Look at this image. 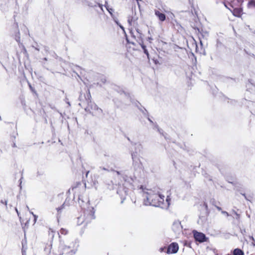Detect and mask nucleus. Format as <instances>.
<instances>
[{
  "mask_svg": "<svg viewBox=\"0 0 255 255\" xmlns=\"http://www.w3.org/2000/svg\"><path fill=\"white\" fill-rule=\"evenodd\" d=\"M68 246H69V247H68V248H70V251L68 252L69 255H74L78 250L79 246L78 241L76 240L73 241Z\"/></svg>",
  "mask_w": 255,
  "mask_h": 255,
  "instance_id": "nucleus-4",
  "label": "nucleus"
},
{
  "mask_svg": "<svg viewBox=\"0 0 255 255\" xmlns=\"http://www.w3.org/2000/svg\"><path fill=\"white\" fill-rule=\"evenodd\" d=\"M33 217H34V224H35L36 222V221L38 218V216L36 215H33Z\"/></svg>",
  "mask_w": 255,
  "mask_h": 255,
  "instance_id": "nucleus-20",
  "label": "nucleus"
},
{
  "mask_svg": "<svg viewBox=\"0 0 255 255\" xmlns=\"http://www.w3.org/2000/svg\"><path fill=\"white\" fill-rule=\"evenodd\" d=\"M0 202H1L2 204H4L5 206H7V200H4V201H3V200H1V201H0Z\"/></svg>",
  "mask_w": 255,
  "mask_h": 255,
  "instance_id": "nucleus-21",
  "label": "nucleus"
},
{
  "mask_svg": "<svg viewBox=\"0 0 255 255\" xmlns=\"http://www.w3.org/2000/svg\"><path fill=\"white\" fill-rule=\"evenodd\" d=\"M242 10L240 8H235L232 11L234 15L236 16H240L242 14Z\"/></svg>",
  "mask_w": 255,
  "mask_h": 255,
  "instance_id": "nucleus-13",
  "label": "nucleus"
},
{
  "mask_svg": "<svg viewBox=\"0 0 255 255\" xmlns=\"http://www.w3.org/2000/svg\"><path fill=\"white\" fill-rule=\"evenodd\" d=\"M178 245L176 243H172L168 247L166 253L168 254H175L178 252Z\"/></svg>",
  "mask_w": 255,
  "mask_h": 255,
  "instance_id": "nucleus-5",
  "label": "nucleus"
},
{
  "mask_svg": "<svg viewBox=\"0 0 255 255\" xmlns=\"http://www.w3.org/2000/svg\"><path fill=\"white\" fill-rule=\"evenodd\" d=\"M194 237L196 241L199 242H203L205 241V235L202 233L198 232L197 231H194L193 232Z\"/></svg>",
  "mask_w": 255,
  "mask_h": 255,
  "instance_id": "nucleus-6",
  "label": "nucleus"
},
{
  "mask_svg": "<svg viewBox=\"0 0 255 255\" xmlns=\"http://www.w3.org/2000/svg\"><path fill=\"white\" fill-rule=\"evenodd\" d=\"M61 209V208H57V210L58 211H60Z\"/></svg>",
  "mask_w": 255,
  "mask_h": 255,
  "instance_id": "nucleus-29",
  "label": "nucleus"
},
{
  "mask_svg": "<svg viewBox=\"0 0 255 255\" xmlns=\"http://www.w3.org/2000/svg\"><path fill=\"white\" fill-rule=\"evenodd\" d=\"M142 147L140 144H136L134 145V152L132 154V158L134 161L136 160V156L140 154L142 151Z\"/></svg>",
  "mask_w": 255,
  "mask_h": 255,
  "instance_id": "nucleus-8",
  "label": "nucleus"
},
{
  "mask_svg": "<svg viewBox=\"0 0 255 255\" xmlns=\"http://www.w3.org/2000/svg\"><path fill=\"white\" fill-rule=\"evenodd\" d=\"M173 230L176 233H179L182 231V226L179 221L174 222L172 226Z\"/></svg>",
  "mask_w": 255,
  "mask_h": 255,
  "instance_id": "nucleus-11",
  "label": "nucleus"
},
{
  "mask_svg": "<svg viewBox=\"0 0 255 255\" xmlns=\"http://www.w3.org/2000/svg\"><path fill=\"white\" fill-rule=\"evenodd\" d=\"M141 46L143 50L144 53L147 55V57H148L149 54L147 51V50L146 49V46L144 45L143 44H141Z\"/></svg>",
  "mask_w": 255,
  "mask_h": 255,
  "instance_id": "nucleus-16",
  "label": "nucleus"
},
{
  "mask_svg": "<svg viewBox=\"0 0 255 255\" xmlns=\"http://www.w3.org/2000/svg\"><path fill=\"white\" fill-rule=\"evenodd\" d=\"M129 190L125 186L119 188L117 193L120 195L121 198V203H123L128 194Z\"/></svg>",
  "mask_w": 255,
  "mask_h": 255,
  "instance_id": "nucleus-3",
  "label": "nucleus"
},
{
  "mask_svg": "<svg viewBox=\"0 0 255 255\" xmlns=\"http://www.w3.org/2000/svg\"><path fill=\"white\" fill-rule=\"evenodd\" d=\"M143 203L146 206L151 205L162 208H167L170 204V198L167 196L165 200V196L162 195L158 188H144L143 189Z\"/></svg>",
  "mask_w": 255,
  "mask_h": 255,
  "instance_id": "nucleus-1",
  "label": "nucleus"
},
{
  "mask_svg": "<svg viewBox=\"0 0 255 255\" xmlns=\"http://www.w3.org/2000/svg\"><path fill=\"white\" fill-rule=\"evenodd\" d=\"M155 14L156 16H157L158 17V19L160 21H163L165 20L166 17H165V15L164 14L161 13L158 10H155Z\"/></svg>",
  "mask_w": 255,
  "mask_h": 255,
  "instance_id": "nucleus-12",
  "label": "nucleus"
},
{
  "mask_svg": "<svg viewBox=\"0 0 255 255\" xmlns=\"http://www.w3.org/2000/svg\"><path fill=\"white\" fill-rule=\"evenodd\" d=\"M89 107L91 108V112L94 115H100L102 113V110L94 103H91Z\"/></svg>",
  "mask_w": 255,
  "mask_h": 255,
  "instance_id": "nucleus-7",
  "label": "nucleus"
},
{
  "mask_svg": "<svg viewBox=\"0 0 255 255\" xmlns=\"http://www.w3.org/2000/svg\"><path fill=\"white\" fill-rule=\"evenodd\" d=\"M113 18L114 21L116 23V24L118 25H119V24H120V23L119 22L117 18H115L114 16L113 17Z\"/></svg>",
  "mask_w": 255,
  "mask_h": 255,
  "instance_id": "nucleus-19",
  "label": "nucleus"
},
{
  "mask_svg": "<svg viewBox=\"0 0 255 255\" xmlns=\"http://www.w3.org/2000/svg\"><path fill=\"white\" fill-rule=\"evenodd\" d=\"M148 120L151 122L152 123V122L150 120V119L148 118Z\"/></svg>",
  "mask_w": 255,
  "mask_h": 255,
  "instance_id": "nucleus-31",
  "label": "nucleus"
},
{
  "mask_svg": "<svg viewBox=\"0 0 255 255\" xmlns=\"http://www.w3.org/2000/svg\"><path fill=\"white\" fill-rule=\"evenodd\" d=\"M68 247H69V246L66 245H61L59 247L60 255H63L64 254L69 255V254L68 252L70 251V248H68Z\"/></svg>",
  "mask_w": 255,
  "mask_h": 255,
  "instance_id": "nucleus-9",
  "label": "nucleus"
},
{
  "mask_svg": "<svg viewBox=\"0 0 255 255\" xmlns=\"http://www.w3.org/2000/svg\"><path fill=\"white\" fill-rule=\"evenodd\" d=\"M137 20V17L135 13L132 12L131 15H128V22L130 26L134 25L136 20Z\"/></svg>",
  "mask_w": 255,
  "mask_h": 255,
  "instance_id": "nucleus-10",
  "label": "nucleus"
},
{
  "mask_svg": "<svg viewBox=\"0 0 255 255\" xmlns=\"http://www.w3.org/2000/svg\"><path fill=\"white\" fill-rule=\"evenodd\" d=\"M84 191L85 186L80 183H77L69 190V192L73 193L74 199L78 198L79 203L82 208H85L86 207L87 208V209L84 211V215L78 218L79 224H81L84 222L88 223L95 218V210L93 207L89 206V201H87L85 204H84L81 200V194Z\"/></svg>",
  "mask_w": 255,
  "mask_h": 255,
  "instance_id": "nucleus-2",
  "label": "nucleus"
},
{
  "mask_svg": "<svg viewBox=\"0 0 255 255\" xmlns=\"http://www.w3.org/2000/svg\"><path fill=\"white\" fill-rule=\"evenodd\" d=\"M234 255H244V252L240 249H236L234 251Z\"/></svg>",
  "mask_w": 255,
  "mask_h": 255,
  "instance_id": "nucleus-14",
  "label": "nucleus"
},
{
  "mask_svg": "<svg viewBox=\"0 0 255 255\" xmlns=\"http://www.w3.org/2000/svg\"><path fill=\"white\" fill-rule=\"evenodd\" d=\"M156 128L157 129V130L160 132V133H161V130H160V129L158 128L157 126L156 127Z\"/></svg>",
  "mask_w": 255,
  "mask_h": 255,
  "instance_id": "nucleus-26",
  "label": "nucleus"
},
{
  "mask_svg": "<svg viewBox=\"0 0 255 255\" xmlns=\"http://www.w3.org/2000/svg\"><path fill=\"white\" fill-rule=\"evenodd\" d=\"M149 40H152V39L151 38H149Z\"/></svg>",
  "mask_w": 255,
  "mask_h": 255,
  "instance_id": "nucleus-32",
  "label": "nucleus"
},
{
  "mask_svg": "<svg viewBox=\"0 0 255 255\" xmlns=\"http://www.w3.org/2000/svg\"><path fill=\"white\" fill-rule=\"evenodd\" d=\"M222 213H223V214H224V215H227V216H228V215H228V213L227 212H226V211H224V212H223Z\"/></svg>",
  "mask_w": 255,
  "mask_h": 255,
  "instance_id": "nucleus-25",
  "label": "nucleus"
},
{
  "mask_svg": "<svg viewBox=\"0 0 255 255\" xmlns=\"http://www.w3.org/2000/svg\"><path fill=\"white\" fill-rule=\"evenodd\" d=\"M60 234L63 235H66L68 233V231L64 229H61L60 231Z\"/></svg>",
  "mask_w": 255,
  "mask_h": 255,
  "instance_id": "nucleus-18",
  "label": "nucleus"
},
{
  "mask_svg": "<svg viewBox=\"0 0 255 255\" xmlns=\"http://www.w3.org/2000/svg\"><path fill=\"white\" fill-rule=\"evenodd\" d=\"M119 26H120V27L122 29V30L123 31V32H124V33H125L126 32H125V28H124V27H123V26L121 24H119Z\"/></svg>",
  "mask_w": 255,
  "mask_h": 255,
  "instance_id": "nucleus-22",
  "label": "nucleus"
},
{
  "mask_svg": "<svg viewBox=\"0 0 255 255\" xmlns=\"http://www.w3.org/2000/svg\"><path fill=\"white\" fill-rule=\"evenodd\" d=\"M165 250V248H161L159 249V252H163Z\"/></svg>",
  "mask_w": 255,
  "mask_h": 255,
  "instance_id": "nucleus-24",
  "label": "nucleus"
},
{
  "mask_svg": "<svg viewBox=\"0 0 255 255\" xmlns=\"http://www.w3.org/2000/svg\"><path fill=\"white\" fill-rule=\"evenodd\" d=\"M52 249V244L50 243L47 247L45 248V251H47L48 253H50Z\"/></svg>",
  "mask_w": 255,
  "mask_h": 255,
  "instance_id": "nucleus-17",
  "label": "nucleus"
},
{
  "mask_svg": "<svg viewBox=\"0 0 255 255\" xmlns=\"http://www.w3.org/2000/svg\"><path fill=\"white\" fill-rule=\"evenodd\" d=\"M94 186H95L96 189H97L98 187V182H94Z\"/></svg>",
  "mask_w": 255,
  "mask_h": 255,
  "instance_id": "nucleus-23",
  "label": "nucleus"
},
{
  "mask_svg": "<svg viewBox=\"0 0 255 255\" xmlns=\"http://www.w3.org/2000/svg\"><path fill=\"white\" fill-rule=\"evenodd\" d=\"M105 7H106L107 10L108 11V12L111 15V16L112 17H113L114 16V15H113L114 10H113V9L112 8H110L109 6L108 5H105Z\"/></svg>",
  "mask_w": 255,
  "mask_h": 255,
  "instance_id": "nucleus-15",
  "label": "nucleus"
},
{
  "mask_svg": "<svg viewBox=\"0 0 255 255\" xmlns=\"http://www.w3.org/2000/svg\"><path fill=\"white\" fill-rule=\"evenodd\" d=\"M235 214H236V216H237V218H239V214H238L237 213H235Z\"/></svg>",
  "mask_w": 255,
  "mask_h": 255,
  "instance_id": "nucleus-27",
  "label": "nucleus"
},
{
  "mask_svg": "<svg viewBox=\"0 0 255 255\" xmlns=\"http://www.w3.org/2000/svg\"><path fill=\"white\" fill-rule=\"evenodd\" d=\"M15 210H16V211L17 213L18 214V211H17V209H15Z\"/></svg>",
  "mask_w": 255,
  "mask_h": 255,
  "instance_id": "nucleus-30",
  "label": "nucleus"
},
{
  "mask_svg": "<svg viewBox=\"0 0 255 255\" xmlns=\"http://www.w3.org/2000/svg\"><path fill=\"white\" fill-rule=\"evenodd\" d=\"M30 213L32 214L33 216L34 215L32 212L30 211Z\"/></svg>",
  "mask_w": 255,
  "mask_h": 255,
  "instance_id": "nucleus-28",
  "label": "nucleus"
}]
</instances>
